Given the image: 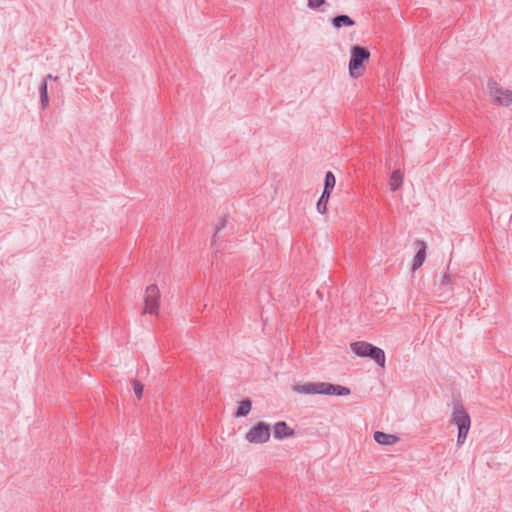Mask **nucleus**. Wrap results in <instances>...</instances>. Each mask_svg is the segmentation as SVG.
Here are the masks:
<instances>
[{"label":"nucleus","instance_id":"nucleus-18","mask_svg":"<svg viewBox=\"0 0 512 512\" xmlns=\"http://www.w3.org/2000/svg\"><path fill=\"white\" fill-rule=\"evenodd\" d=\"M41 103L43 107H46L48 103V96H47V82L44 81L41 87Z\"/></svg>","mask_w":512,"mask_h":512},{"label":"nucleus","instance_id":"nucleus-5","mask_svg":"<svg viewBox=\"0 0 512 512\" xmlns=\"http://www.w3.org/2000/svg\"><path fill=\"white\" fill-rule=\"evenodd\" d=\"M245 438L253 444H263L270 439V426L265 422H258L246 433Z\"/></svg>","mask_w":512,"mask_h":512},{"label":"nucleus","instance_id":"nucleus-13","mask_svg":"<svg viewBox=\"0 0 512 512\" xmlns=\"http://www.w3.org/2000/svg\"><path fill=\"white\" fill-rule=\"evenodd\" d=\"M332 24L335 28H341L343 26H353L355 22L347 15H339L333 18Z\"/></svg>","mask_w":512,"mask_h":512},{"label":"nucleus","instance_id":"nucleus-14","mask_svg":"<svg viewBox=\"0 0 512 512\" xmlns=\"http://www.w3.org/2000/svg\"><path fill=\"white\" fill-rule=\"evenodd\" d=\"M252 408V403L249 399H244L239 403L238 409L235 413L236 417H244L249 414Z\"/></svg>","mask_w":512,"mask_h":512},{"label":"nucleus","instance_id":"nucleus-3","mask_svg":"<svg viewBox=\"0 0 512 512\" xmlns=\"http://www.w3.org/2000/svg\"><path fill=\"white\" fill-rule=\"evenodd\" d=\"M160 289L157 285H149L144 293L143 313L156 315L160 307Z\"/></svg>","mask_w":512,"mask_h":512},{"label":"nucleus","instance_id":"nucleus-9","mask_svg":"<svg viewBox=\"0 0 512 512\" xmlns=\"http://www.w3.org/2000/svg\"><path fill=\"white\" fill-rule=\"evenodd\" d=\"M374 440L380 445H394L399 441V438L393 434H387L381 431H376L374 433Z\"/></svg>","mask_w":512,"mask_h":512},{"label":"nucleus","instance_id":"nucleus-7","mask_svg":"<svg viewBox=\"0 0 512 512\" xmlns=\"http://www.w3.org/2000/svg\"><path fill=\"white\" fill-rule=\"evenodd\" d=\"M273 434L276 439L282 440L294 436L295 432L286 422L279 421L273 426Z\"/></svg>","mask_w":512,"mask_h":512},{"label":"nucleus","instance_id":"nucleus-4","mask_svg":"<svg viewBox=\"0 0 512 512\" xmlns=\"http://www.w3.org/2000/svg\"><path fill=\"white\" fill-rule=\"evenodd\" d=\"M453 421L458 427L457 443L461 445L465 441L470 429V417L462 407H457L453 412Z\"/></svg>","mask_w":512,"mask_h":512},{"label":"nucleus","instance_id":"nucleus-1","mask_svg":"<svg viewBox=\"0 0 512 512\" xmlns=\"http://www.w3.org/2000/svg\"><path fill=\"white\" fill-rule=\"evenodd\" d=\"M292 390L299 394H325L338 396H347L350 394V390L348 388L326 382H307L296 384L292 386Z\"/></svg>","mask_w":512,"mask_h":512},{"label":"nucleus","instance_id":"nucleus-17","mask_svg":"<svg viewBox=\"0 0 512 512\" xmlns=\"http://www.w3.org/2000/svg\"><path fill=\"white\" fill-rule=\"evenodd\" d=\"M132 386H133V391H134L135 395L137 396L138 399H140L142 397L143 390H144L143 384H141L137 380H134L132 383Z\"/></svg>","mask_w":512,"mask_h":512},{"label":"nucleus","instance_id":"nucleus-15","mask_svg":"<svg viewBox=\"0 0 512 512\" xmlns=\"http://www.w3.org/2000/svg\"><path fill=\"white\" fill-rule=\"evenodd\" d=\"M336 184V178L332 172H327L325 176V186L324 191L325 193L331 194V191L335 187Z\"/></svg>","mask_w":512,"mask_h":512},{"label":"nucleus","instance_id":"nucleus-6","mask_svg":"<svg viewBox=\"0 0 512 512\" xmlns=\"http://www.w3.org/2000/svg\"><path fill=\"white\" fill-rule=\"evenodd\" d=\"M489 93L493 101L500 105L508 106L512 103V91L504 89L497 84L490 85Z\"/></svg>","mask_w":512,"mask_h":512},{"label":"nucleus","instance_id":"nucleus-10","mask_svg":"<svg viewBox=\"0 0 512 512\" xmlns=\"http://www.w3.org/2000/svg\"><path fill=\"white\" fill-rule=\"evenodd\" d=\"M372 344L364 341L354 342L350 345L351 350L360 357H368Z\"/></svg>","mask_w":512,"mask_h":512},{"label":"nucleus","instance_id":"nucleus-19","mask_svg":"<svg viewBox=\"0 0 512 512\" xmlns=\"http://www.w3.org/2000/svg\"><path fill=\"white\" fill-rule=\"evenodd\" d=\"M325 4V0H308V6L311 9H317Z\"/></svg>","mask_w":512,"mask_h":512},{"label":"nucleus","instance_id":"nucleus-8","mask_svg":"<svg viewBox=\"0 0 512 512\" xmlns=\"http://www.w3.org/2000/svg\"><path fill=\"white\" fill-rule=\"evenodd\" d=\"M415 246L417 248V253L413 259V264H412L413 271L419 269L423 265V263L426 259V244H425V242L418 240L415 242Z\"/></svg>","mask_w":512,"mask_h":512},{"label":"nucleus","instance_id":"nucleus-2","mask_svg":"<svg viewBox=\"0 0 512 512\" xmlns=\"http://www.w3.org/2000/svg\"><path fill=\"white\" fill-rule=\"evenodd\" d=\"M370 58V52L359 45H355L350 50V60L348 64L349 75L352 78H359L364 75V62Z\"/></svg>","mask_w":512,"mask_h":512},{"label":"nucleus","instance_id":"nucleus-11","mask_svg":"<svg viewBox=\"0 0 512 512\" xmlns=\"http://www.w3.org/2000/svg\"><path fill=\"white\" fill-rule=\"evenodd\" d=\"M403 179H404V174L400 170L394 171L391 174L390 179H389L390 189L392 191L398 190L403 183Z\"/></svg>","mask_w":512,"mask_h":512},{"label":"nucleus","instance_id":"nucleus-16","mask_svg":"<svg viewBox=\"0 0 512 512\" xmlns=\"http://www.w3.org/2000/svg\"><path fill=\"white\" fill-rule=\"evenodd\" d=\"M330 195L328 193L323 192L320 199L317 202V211L320 214H325L327 211V203L329 201Z\"/></svg>","mask_w":512,"mask_h":512},{"label":"nucleus","instance_id":"nucleus-12","mask_svg":"<svg viewBox=\"0 0 512 512\" xmlns=\"http://www.w3.org/2000/svg\"><path fill=\"white\" fill-rule=\"evenodd\" d=\"M382 368L385 366V353L382 349L372 346L369 356Z\"/></svg>","mask_w":512,"mask_h":512}]
</instances>
